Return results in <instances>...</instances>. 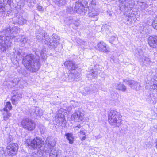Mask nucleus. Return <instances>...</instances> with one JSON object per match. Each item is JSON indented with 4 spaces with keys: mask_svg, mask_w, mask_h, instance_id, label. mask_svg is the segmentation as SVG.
Segmentation results:
<instances>
[{
    "mask_svg": "<svg viewBox=\"0 0 157 157\" xmlns=\"http://www.w3.org/2000/svg\"><path fill=\"white\" fill-rule=\"evenodd\" d=\"M16 19H17L16 18H13V20L14 21V20H15Z\"/></svg>",
    "mask_w": 157,
    "mask_h": 157,
    "instance_id": "obj_53",
    "label": "nucleus"
},
{
    "mask_svg": "<svg viewBox=\"0 0 157 157\" xmlns=\"http://www.w3.org/2000/svg\"><path fill=\"white\" fill-rule=\"evenodd\" d=\"M39 154V152H37V153H32L31 154L28 155V157H40L38 156V155Z\"/></svg>",
    "mask_w": 157,
    "mask_h": 157,
    "instance_id": "obj_38",
    "label": "nucleus"
},
{
    "mask_svg": "<svg viewBox=\"0 0 157 157\" xmlns=\"http://www.w3.org/2000/svg\"><path fill=\"white\" fill-rule=\"evenodd\" d=\"M75 7H74V10L78 13H80L82 11V9L84 7V5H83L80 2H79L78 1L76 2L75 4Z\"/></svg>",
    "mask_w": 157,
    "mask_h": 157,
    "instance_id": "obj_20",
    "label": "nucleus"
},
{
    "mask_svg": "<svg viewBox=\"0 0 157 157\" xmlns=\"http://www.w3.org/2000/svg\"><path fill=\"white\" fill-rule=\"evenodd\" d=\"M151 88L155 90H157V84H154L153 85L151 86Z\"/></svg>",
    "mask_w": 157,
    "mask_h": 157,
    "instance_id": "obj_46",
    "label": "nucleus"
},
{
    "mask_svg": "<svg viewBox=\"0 0 157 157\" xmlns=\"http://www.w3.org/2000/svg\"><path fill=\"white\" fill-rule=\"evenodd\" d=\"M20 31V29L17 26L11 27L8 25L5 27L0 32V49L4 52L6 51L11 46L12 43L10 40L15 37H17V40L20 39L22 40L26 38L23 35H16Z\"/></svg>",
    "mask_w": 157,
    "mask_h": 157,
    "instance_id": "obj_1",
    "label": "nucleus"
},
{
    "mask_svg": "<svg viewBox=\"0 0 157 157\" xmlns=\"http://www.w3.org/2000/svg\"><path fill=\"white\" fill-rule=\"evenodd\" d=\"M157 129H156V130L155 131V132H156V131H157Z\"/></svg>",
    "mask_w": 157,
    "mask_h": 157,
    "instance_id": "obj_55",
    "label": "nucleus"
},
{
    "mask_svg": "<svg viewBox=\"0 0 157 157\" xmlns=\"http://www.w3.org/2000/svg\"><path fill=\"white\" fill-rule=\"evenodd\" d=\"M81 41H82V44H84V43H85V42H84V41H82V40H81Z\"/></svg>",
    "mask_w": 157,
    "mask_h": 157,
    "instance_id": "obj_51",
    "label": "nucleus"
},
{
    "mask_svg": "<svg viewBox=\"0 0 157 157\" xmlns=\"http://www.w3.org/2000/svg\"><path fill=\"white\" fill-rule=\"evenodd\" d=\"M150 63V60L149 58H145L144 62L145 65L148 66L149 65Z\"/></svg>",
    "mask_w": 157,
    "mask_h": 157,
    "instance_id": "obj_37",
    "label": "nucleus"
},
{
    "mask_svg": "<svg viewBox=\"0 0 157 157\" xmlns=\"http://www.w3.org/2000/svg\"><path fill=\"white\" fill-rule=\"evenodd\" d=\"M91 91L90 87H86L83 88L81 91L82 94L84 95H87L90 94Z\"/></svg>",
    "mask_w": 157,
    "mask_h": 157,
    "instance_id": "obj_27",
    "label": "nucleus"
},
{
    "mask_svg": "<svg viewBox=\"0 0 157 157\" xmlns=\"http://www.w3.org/2000/svg\"><path fill=\"white\" fill-rule=\"evenodd\" d=\"M148 42L149 45L152 48H154L157 47V36H150Z\"/></svg>",
    "mask_w": 157,
    "mask_h": 157,
    "instance_id": "obj_16",
    "label": "nucleus"
},
{
    "mask_svg": "<svg viewBox=\"0 0 157 157\" xmlns=\"http://www.w3.org/2000/svg\"><path fill=\"white\" fill-rule=\"evenodd\" d=\"M153 26L155 29H157V15L155 17L154 20Z\"/></svg>",
    "mask_w": 157,
    "mask_h": 157,
    "instance_id": "obj_35",
    "label": "nucleus"
},
{
    "mask_svg": "<svg viewBox=\"0 0 157 157\" xmlns=\"http://www.w3.org/2000/svg\"><path fill=\"white\" fill-rule=\"evenodd\" d=\"M22 97V95L20 94H17L13 95L12 98V102L13 104L15 105L17 101L20 100Z\"/></svg>",
    "mask_w": 157,
    "mask_h": 157,
    "instance_id": "obj_22",
    "label": "nucleus"
},
{
    "mask_svg": "<svg viewBox=\"0 0 157 157\" xmlns=\"http://www.w3.org/2000/svg\"><path fill=\"white\" fill-rule=\"evenodd\" d=\"M12 107L10 102H7L5 104V107L3 109V111H9L12 109Z\"/></svg>",
    "mask_w": 157,
    "mask_h": 157,
    "instance_id": "obj_28",
    "label": "nucleus"
},
{
    "mask_svg": "<svg viewBox=\"0 0 157 157\" xmlns=\"http://www.w3.org/2000/svg\"><path fill=\"white\" fill-rule=\"evenodd\" d=\"M151 96L150 95L148 96V98H147V100L148 101V102H151V100H152V101H153V100L151 98Z\"/></svg>",
    "mask_w": 157,
    "mask_h": 157,
    "instance_id": "obj_45",
    "label": "nucleus"
},
{
    "mask_svg": "<svg viewBox=\"0 0 157 157\" xmlns=\"http://www.w3.org/2000/svg\"><path fill=\"white\" fill-rule=\"evenodd\" d=\"M35 111L33 113V114H35L37 116L39 117H40V116L43 114V111L42 110H41L39 108L36 107L35 108Z\"/></svg>",
    "mask_w": 157,
    "mask_h": 157,
    "instance_id": "obj_29",
    "label": "nucleus"
},
{
    "mask_svg": "<svg viewBox=\"0 0 157 157\" xmlns=\"http://www.w3.org/2000/svg\"><path fill=\"white\" fill-rule=\"evenodd\" d=\"M99 14V12L97 9H92L88 13V15L89 17L93 18H94V20L96 21L97 20L96 17Z\"/></svg>",
    "mask_w": 157,
    "mask_h": 157,
    "instance_id": "obj_19",
    "label": "nucleus"
},
{
    "mask_svg": "<svg viewBox=\"0 0 157 157\" xmlns=\"http://www.w3.org/2000/svg\"><path fill=\"white\" fill-rule=\"evenodd\" d=\"M44 33V31L42 30L41 29H40L36 31L35 33L36 38L38 41L41 42L42 37H43Z\"/></svg>",
    "mask_w": 157,
    "mask_h": 157,
    "instance_id": "obj_23",
    "label": "nucleus"
},
{
    "mask_svg": "<svg viewBox=\"0 0 157 157\" xmlns=\"http://www.w3.org/2000/svg\"><path fill=\"white\" fill-rule=\"evenodd\" d=\"M127 82L129 84V86L131 88L136 90H138L140 89V83L132 80L128 81Z\"/></svg>",
    "mask_w": 157,
    "mask_h": 157,
    "instance_id": "obj_17",
    "label": "nucleus"
},
{
    "mask_svg": "<svg viewBox=\"0 0 157 157\" xmlns=\"http://www.w3.org/2000/svg\"><path fill=\"white\" fill-rule=\"evenodd\" d=\"M109 28V26L106 24H105L103 26H102L101 29L103 31L104 30H108Z\"/></svg>",
    "mask_w": 157,
    "mask_h": 157,
    "instance_id": "obj_39",
    "label": "nucleus"
},
{
    "mask_svg": "<svg viewBox=\"0 0 157 157\" xmlns=\"http://www.w3.org/2000/svg\"><path fill=\"white\" fill-rule=\"evenodd\" d=\"M81 127V126L80 125V124H79L77 126L75 127V130H78Z\"/></svg>",
    "mask_w": 157,
    "mask_h": 157,
    "instance_id": "obj_48",
    "label": "nucleus"
},
{
    "mask_svg": "<svg viewBox=\"0 0 157 157\" xmlns=\"http://www.w3.org/2000/svg\"><path fill=\"white\" fill-rule=\"evenodd\" d=\"M120 1V3L119 7L120 10L122 12H124V15H126L128 16L129 18H131V14H130V13L129 14H128L127 13L129 11H130V7L129 6V3L128 2V0H121Z\"/></svg>",
    "mask_w": 157,
    "mask_h": 157,
    "instance_id": "obj_6",
    "label": "nucleus"
},
{
    "mask_svg": "<svg viewBox=\"0 0 157 157\" xmlns=\"http://www.w3.org/2000/svg\"><path fill=\"white\" fill-rule=\"evenodd\" d=\"M25 143L29 148L38 149L41 148L43 144V141L40 138L36 137L31 140L30 139L26 140Z\"/></svg>",
    "mask_w": 157,
    "mask_h": 157,
    "instance_id": "obj_5",
    "label": "nucleus"
},
{
    "mask_svg": "<svg viewBox=\"0 0 157 157\" xmlns=\"http://www.w3.org/2000/svg\"><path fill=\"white\" fill-rule=\"evenodd\" d=\"M116 89L123 92H125L127 88L126 86L123 84L121 83L120 82L115 83L114 85Z\"/></svg>",
    "mask_w": 157,
    "mask_h": 157,
    "instance_id": "obj_21",
    "label": "nucleus"
},
{
    "mask_svg": "<svg viewBox=\"0 0 157 157\" xmlns=\"http://www.w3.org/2000/svg\"><path fill=\"white\" fill-rule=\"evenodd\" d=\"M99 67L98 65H95L93 69L91 70L89 72H88L87 77L90 79H91L97 76L100 71V70L98 69L99 68Z\"/></svg>",
    "mask_w": 157,
    "mask_h": 157,
    "instance_id": "obj_10",
    "label": "nucleus"
},
{
    "mask_svg": "<svg viewBox=\"0 0 157 157\" xmlns=\"http://www.w3.org/2000/svg\"><path fill=\"white\" fill-rule=\"evenodd\" d=\"M67 0H55V2L59 6L64 5Z\"/></svg>",
    "mask_w": 157,
    "mask_h": 157,
    "instance_id": "obj_32",
    "label": "nucleus"
},
{
    "mask_svg": "<svg viewBox=\"0 0 157 157\" xmlns=\"http://www.w3.org/2000/svg\"><path fill=\"white\" fill-rule=\"evenodd\" d=\"M2 151L3 152V153H4V151L3 150H2Z\"/></svg>",
    "mask_w": 157,
    "mask_h": 157,
    "instance_id": "obj_54",
    "label": "nucleus"
},
{
    "mask_svg": "<svg viewBox=\"0 0 157 157\" xmlns=\"http://www.w3.org/2000/svg\"><path fill=\"white\" fill-rule=\"evenodd\" d=\"M86 131L84 129H81L79 132V135L81 141H83L85 140L86 138Z\"/></svg>",
    "mask_w": 157,
    "mask_h": 157,
    "instance_id": "obj_25",
    "label": "nucleus"
},
{
    "mask_svg": "<svg viewBox=\"0 0 157 157\" xmlns=\"http://www.w3.org/2000/svg\"><path fill=\"white\" fill-rule=\"evenodd\" d=\"M71 118L75 121L78 122L82 121L84 119L81 114L78 113H75L73 114L71 116Z\"/></svg>",
    "mask_w": 157,
    "mask_h": 157,
    "instance_id": "obj_18",
    "label": "nucleus"
},
{
    "mask_svg": "<svg viewBox=\"0 0 157 157\" xmlns=\"http://www.w3.org/2000/svg\"><path fill=\"white\" fill-rule=\"evenodd\" d=\"M21 50L20 49H14L11 55V57L12 59L15 57L16 61L17 63H18L19 60L22 59V55L21 54Z\"/></svg>",
    "mask_w": 157,
    "mask_h": 157,
    "instance_id": "obj_12",
    "label": "nucleus"
},
{
    "mask_svg": "<svg viewBox=\"0 0 157 157\" xmlns=\"http://www.w3.org/2000/svg\"><path fill=\"white\" fill-rule=\"evenodd\" d=\"M51 41V40H50V39L49 38V35L47 34V33L45 32V33L43 37H42L41 42L47 44H49Z\"/></svg>",
    "mask_w": 157,
    "mask_h": 157,
    "instance_id": "obj_24",
    "label": "nucleus"
},
{
    "mask_svg": "<svg viewBox=\"0 0 157 157\" xmlns=\"http://www.w3.org/2000/svg\"><path fill=\"white\" fill-rule=\"evenodd\" d=\"M21 124L24 128L29 131H32L35 128V124L29 118L23 119L21 121Z\"/></svg>",
    "mask_w": 157,
    "mask_h": 157,
    "instance_id": "obj_7",
    "label": "nucleus"
},
{
    "mask_svg": "<svg viewBox=\"0 0 157 157\" xmlns=\"http://www.w3.org/2000/svg\"><path fill=\"white\" fill-rule=\"evenodd\" d=\"M81 76L80 74L76 71L75 70H70L68 72V77L69 81H72L75 79H78Z\"/></svg>",
    "mask_w": 157,
    "mask_h": 157,
    "instance_id": "obj_11",
    "label": "nucleus"
},
{
    "mask_svg": "<svg viewBox=\"0 0 157 157\" xmlns=\"http://www.w3.org/2000/svg\"><path fill=\"white\" fill-rule=\"evenodd\" d=\"M20 81V80L19 78H15L12 81V82L13 86H14L18 84Z\"/></svg>",
    "mask_w": 157,
    "mask_h": 157,
    "instance_id": "obj_36",
    "label": "nucleus"
},
{
    "mask_svg": "<svg viewBox=\"0 0 157 157\" xmlns=\"http://www.w3.org/2000/svg\"><path fill=\"white\" fill-rule=\"evenodd\" d=\"M74 24L75 26L76 27H78L80 25V23L78 21H75Z\"/></svg>",
    "mask_w": 157,
    "mask_h": 157,
    "instance_id": "obj_47",
    "label": "nucleus"
},
{
    "mask_svg": "<svg viewBox=\"0 0 157 157\" xmlns=\"http://www.w3.org/2000/svg\"><path fill=\"white\" fill-rule=\"evenodd\" d=\"M55 145V142H53L52 139L49 137L46 139L44 148L40 150L46 154H49V157H58L61 154V151L54 148Z\"/></svg>",
    "mask_w": 157,
    "mask_h": 157,
    "instance_id": "obj_3",
    "label": "nucleus"
},
{
    "mask_svg": "<svg viewBox=\"0 0 157 157\" xmlns=\"http://www.w3.org/2000/svg\"><path fill=\"white\" fill-rule=\"evenodd\" d=\"M122 116L116 111L111 110L108 115V121L112 125L119 127L122 123Z\"/></svg>",
    "mask_w": 157,
    "mask_h": 157,
    "instance_id": "obj_4",
    "label": "nucleus"
},
{
    "mask_svg": "<svg viewBox=\"0 0 157 157\" xmlns=\"http://www.w3.org/2000/svg\"><path fill=\"white\" fill-rule=\"evenodd\" d=\"M37 10L39 11H43V8L42 6L38 5L37 6Z\"/></svg>",
    "mask_w": 157,
    "mask_h": 157,
    "instance_id": "obj_44",
    "label": "nucleus"
},
{
    "mask_svg": "<svg viewBox=\"0 0 157 157\" xmlns=\"http://www.w3.org/2000/svg\"><path fill=\"white\" fill-rule=\"evenodd\" d=\"M65 135L66 139L69 141V143L72 144L73 142L74 139L73 134L71 133H67Z\"/></svg>",
    "mask_w": 157,
    "mask_h": 157,
    "instance_id": "obj_26",
    "label": "nucleus"
},
{
    "mask_svg": "<svg viewBox=\"0 0 157 157\" xmlns=\"http://www.w3.org/2000/svg\"><path fill=\"white\" fill-rule=\"evenodd\" d=\"M97 46L98 48L99 51L104 52H109V48L107 47L106 44L102 41L98 43Z\"/></svg>",
    "mask_w": 157,
    "mask_h": 157,
    "instance_id": "obj_14",
    "label": "nucleus"
},
{
    "mask_svg": "<svg viewBox=\"0 0 157 157\" xmlns=\"http://www.w3.org/2000/svg\"><path fill=\"white\" fill-rule=\"evenodd\" d=\"M27 39L26 38H25L22 40V39H17V40L16 41L17 42L20 41L21 42H23L24 43H25L27 41Z\"/></svg>",
    "mask_w": 157,
    "mask_h": 157,
    "instance_id": "obj_43",
    "label": "nucleus"
},
{
    "mask_svg": "<svg viewBox=\"0 0 157 157\" xmlns=\"http://www.w3.org/2000/svg\"><path fill=\"white\" fill-rule=\"evenodd\" d=\"M4 112L3 113V117L4 120H7L11 116V113H10L9 111H4Z\"/></svg>",
    "mask_w": 157,
    "mask_h": 157,
    "instance_id": "obj_30",
    "label": "nucleus"
},
{
    "mask_svg": "<svg viewBox=\"0 0 157 157\" xmlns=\"http://www.w3.org/2000/svg\"><path fill=\"white\" fill-rule=\"evenodd\" d=\"M26 21L24 19L21 17H19L18 18V20L16 21L15 22L18 23L19 25H22L24 23H26Z\"/></svg>",
    "mask_w": 157,
    "mask_h": 157,
    "instance_id": "obj_31",
    "label": "nucleus"
},
{
    "mask_svg": "<svg viewBox=\"0 0 157 157\" xmlns=\"http://www.w3.org/2000/svg\"><path fill=\"white\" fill-rule=\"evenodd\" d=\"M40 54L43 59H45L46 58L47 56L46 54V50L45 49L41 50Z\"/></svg>",
    "mask_w": 157,
    "mask_h": 157,
    "instance_id": "obj_33",
    "label": "nucleus"
},
{
    "mask_svg": "<svg viewBox=\"0 0 157 157\" xmlns=\"http://www.w3.org/2000/svg\"><path fill=\"white\" fill-rule=\"evenodd\" d=\"M7 148L8 154L13 156L17 153L18 149V145L17 143H12L7 146Z\"/></svg>",
    "mask_w": 157,
    "mask_h": 157,
    "instance_id": "obj_9",
    "label": "nucleus"
},
{
    "mask_svg": "<svg viewBox=\"0 0 157 157\" xmlns=\"http://www.w3.org/2000/svg\"><path fill=\"white\" fill-rule=\"evenodd\" d=\"M66 21H68V22H67V24H71L73 22V20L70 18H67L65 20Z\"/></svg>",
    "mask_w": 157,
    "mask_h": 157,
    "instance_id": "obj_42",
    "label": "nucleus"
},
{
    "mask_svg": "<svg viewBox=\"0 0 157 157\" xmlns=\"http://www.w3.org/2000/svg\"><path fill=\"white\" fill-rule=\"evenodd\" d=\"M66 11L69 13H71L73 12V9L71 6H69L67 8Z\"/></svg>",
    "mask_w": 157,
    "mask_h": 157,
    "instance_id": "obj_40",
    "label": "nucleus"
},
{
    "mask_svg": "<svg viewBox=\"0 0 157 157\" xmlns=\"http://www.w3.org/2000/svg\"><path fill=\"white\" fill-rule=\"evenodd\" d=\"M11 1V0H3V2L5 3H7L8 4H10Z\"/></svg>",
    "mask_w": 157,
    "mask_h": 157,
    "instance_id": "obj_49",
    "label": "nucleus"
},
{
    "mask_svg": "<svg viewBox=\"0 0 157 157\" xmlns=\"http://www.w3.org/2000/svg\"><path fill=\"white\" fill-rule=\"evenodd\" d=\"M5 10V9L4 6L3 5L2 3L0 2V13L4 12Z\"/></svg>",
    "mask_w": 157,
    "mask_h": 157,
    "instance_id": "obj_41",
    "label": "nucleus"
},
{
    "mask_svg": "<svg viewBox=\"0 0 157 157\" xmlns=\"http://www.w3.org/2000/svg\"><path fill=\"white\" fill-rule=\"evenodd\" d=\"M64 65L67 67L68 69L70 70H75L78 67L77 65L75 64L74 61H66L64 63Z\"/></svg>",
    "mask_w": 157,
    "mask_h": 157,
    "instance_id": "obj_13",
    "label": "nucleus"
},
{
    "mask_svg": "<svg viewBox=\"0 0 157 157\" xmlns=\"http://www.w3.org/2000/svg\"><path fill=\"white\" fill-rule=\"evenodd\" d=\"M24 82H23H23H22V86H23L24 85L23 83H24ZM23 87V86H22L21 87Z\"/></svg>",
    "mask_w": 157,
    "mask_h": 157,
    "instance_id": "obj_52",
    "label": "nucleus"
},
{
    "mask_svg": "<svg viewBox=\"0 0 157 157\" xmlns=\"http://www.w3.org/2000/svg\"><path fill=\"white\" fill-rule=\"evenodd\" d=\"M36 56L30 54L27 55L23 59L22 63L26 69L32 72H36L40 68V63L39 57L37 52H36Z\"/></svg>",
    "mask_w": 157,
    "mask_h": 157,
    "instance_id": "obj_2",
    "label": "nucleus"
},
{
    "mask_svg": "<svg viewBox=\"0 0 157 157\" xmlns=\"http://www.w3.org/2000/svg\"><path fill=\"white\" fill-rule=\"evenodd\" d=\"M131 80H127L126 79H124L123 81V82H126V83H127V84L128 85H129V84L128 83V82H127L128 81H131Z\"/></svg>",
    "mask_w": 157,
    "mask_h": 157,
    "instance_id": "obj_50",
    "label": "nucleus"
},
{
    "mask_svg": "<svg viewBox=\"0 0 157 157\" xmlns=\"http://www.w3.org/2000/svg\"><path fill=\"white\" fill-rule=\"evenodd\" d=\"M64 110L63 109H60L59 110L58 113L55 116V121L57 123L61 125L63 123H64L65 121L64 118L65 112L63 111Z\"/></svg>",
    "mask_w": 157,
    "mask_h": 157,
    "instance_id": "obj_8",
    "label": "nucleus"
},
{
    "mask_svg": "<svg viewBox=\"0 0 157 157\" xmlns=\"http://www.w3.org/2000/svg\"><path fill=\"white\" fill-rule=\"evenodd\" d=\"M140 6L143 10H145L148 7V5L145 2H143L140 3Z\"/></svg>",
    "mask_w": 157,
    "mask_h": 157,
    "instance_id": "obj_34",
    "label": "nucleus"
},
{
    "mask_svg": "<svg viewBox=\"0 0 157 157\" xmlns=\"http://www.w3.org/2000/svg\"><path fill=\"white\" fill-rule=\"evenodd\" d=\"M52 42H51L49 45L52 46V48H56L59 44V37L55 34H53L52 36Z\"/></svg>",
    "mask_w": 157,
    "mask_h": 157,
    "instance_id": "obj_15",
    "label": "nucleus"
}]
</instances>
